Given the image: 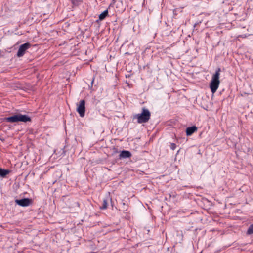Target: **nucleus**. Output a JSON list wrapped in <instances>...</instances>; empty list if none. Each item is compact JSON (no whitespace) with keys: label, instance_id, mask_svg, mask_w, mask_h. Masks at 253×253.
<instances>
[{"label":"nucleus","instance_id":"11","mask_svg":"<svg viewBox=\"0 0 253 253\" xmlns=\"http://www.w3.org/2000/svg\"><path fill=\"white\" fill-rule=\"evenodd\" d=\"M107 205H108L107 200L104 199L103 201L102 205L100 207V209L102 210L106 209L107 207Z\"/></svg>","mask_w":253,"mask_h":253},{"label":"nucleus","instance_id":"3","mask_svg":"<svg viewBox=\"0 0 253 253\" xmlns=\"http://www.w3.org/2000/svg\"><path fill=\"white\" fill-rule=\"evenodd\" d=\"M5 120L8 122L14 123L18 122H27L31 121V119L30 117L26 115H22L18 114L13 116L7 117Z\"/></svg>","mask_w":253,"mask_h":253},{"label":"nucleus","instance_id":"10","mask_svg":"<svg viewBox=\"0 0 253 253\" xmlns=\"http://www.w3.org/2000/svg\"><path fill=\"white\" fill-rule=\"evenodd\" d=\"M108 12L107 10L104 11L102 13H101L99 16V19L100 20H102L105 18V17L108 15Z\"/></svg>","mask_w":253,"mask_h":253},{"label":"nucleus","instance_id":"8","mask_svg":"<svg viewBox=\"0 0 253 253\" xmlns=\"http://www.w3.org/2000/svg\"><path fill=\"white\" fill-rule=\"evenodd\" d=\"M197 127L196 126L188 127L186 128V133L187 136L191 135L194 132L196 131Z\"/></svg>","mask_w":253,"mask_h":253},{"label":"nucleus","instance_id":"14","mask_svg":"<svg viewBox=\"0 0 253 253\" xmlns=\"http://www.w3.org/2000/svg\"><path fill=\"white\" fill-rule=\"evenodd\" d=\"M93 83V80H92V82H91V84H92Z\"/></svg>","mask_w":253,"mask_h":253},{"label":"nucleus","instance_id":"6","mask_svg":"<svg viewBox=\"0 0 253 253\" xmlns=\"http://www.w3.org/2000/svg\"><path fill=\"white\" fill-rule=\"evenodd\" d=\"M15 201L17 204L22 207H27L32 203V200L29 198L16 199Z\"/></svg>","mask_w":253,"mask_h":253},{"label":"nucleus","instance_id":"9","mask_svg":"<svg viewBox=\"0 0 253 253\" xmlns=\"http://www.w3.org/2000/svg\"><path fill=\"white\" fill-rule=\"evenodd\" d=\"M9 172H10V171L9 170L4 169L0 168V176L2 177H5Z\"/></svg>","mask_w":253,"mask_h":253},{"label":"nucleus","instance_id":"13","mask_svg":"<svg viewBox=\"0 0 253 253\" xmlns=\"http://www.w3.org/2000/svg\"><path fill=\"white\" fill-rule=\"evenodd\" d=\"M176 147V145L175 143H171L170 144V148L172 150H174L175 149Z\"/></svg>","mask_w":253,"mask_h":253},{"label":"nucleus","instance_id":"1","mask_svg":"<svg viewBox=\"0 0 253 253\" xmlns=\"http://www.w3.org/2000/svg\"><path fill=\"white\" fill-rule=\"evenodd\" d=\"M151 117V113L148 109L143 108L142 112L140 114H137L133 116V120L137 119L138 123H147Z\"/></svg>","mask_w":253,"mask_h":253},{"label":"nucleus","instance_id":"4","mask_svg":"<svg viewBox=\"0 0 253 253\" xmlns=\"http://www.w3.org/2000/svg\"><path fill=\"white\" fill-rule=\"evenodd\" d=\"M31 46V44L29 42L25 43L21 45L17 53V56L18 57H22L27 49Z\"/></svg>","mask_w":253,"mask_h":253},{"label":"nucleus","instance_id":"5","mask_svg":"<svg viewBox=\"0 0 253 253\" xmlns=\"http://www.w3.org/2000/svg\"><path fill=\"white\" fill-rule=\"evenodd\" d=\"M77 111L80 114L81 117H83L85 115V101L82 100L80 101L79 104H77Z\"/></svg>","mask_w":253,"mask_h":253},{"label":"nucleus","instance_id":"2","mask_svg":"<svg viewBox=\"0 0 253 253\" xmlns=\"http://www.w3.org/2000/svg\"><path fill=\"white\" fill-rule=\"evenodd\" d=\"M220 72L221 69L218 68L212 77L210 87L212 93H214L218 88L220 84L219 76Z\"/></svg>","mask_w":253,"mask_h":253},{"label":"nucleus","instance_id":"7","mask_svg":"<svg viewBox=\"0 0 253 253\" xmlns=\"http://www.w3.org/2000/svg\"><path fill=\"white\" fill-rule=\"evenodd\" d=\"M131 156V153L128 151L123 150L122 151L119 155V158L120 159H124L129 158Z\"/></svg>","mask_w":253,"mask_h":253},{"label":"nucleus","instance_id":"12","mask_svg":"<svg viewBox=\"0 0 253 253\" xmlns=\"http://www.w3.org/2000/svg\"><path fill=\"white\" fill-rule=\"evenodd\" d=\"M247 234H253V224H251L249 226V228H248V229L247 230Z\"/></svg>","mask_w":253,"mask_h":253}]
</instances>
